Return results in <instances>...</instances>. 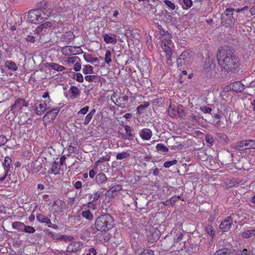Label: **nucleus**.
<instances>
[{"label": "nucleus", "mask_w": 255, "mask_h": 255, "mask_svg": "<svg viewBox=\"0 0 255 255\" xmlns=\"http://www.w3.org/2000/svg\"><path fill=\"white\" fill-rule=\"evenodd\" d=\"M218 64L226 74L236 70L239 66V59L229 47H221L217 54Z\"/></svg>", "instance_id": "1"}, {"label": "nucleus", "mask_w": 255, "mask_h": 255, "mask_svg": "<svg viewBox=\"0 0 255 255\" xmlns=\"http://www.w3.org/2000/svg\"><path fill=\"white\" fill-rule=\"evenodd\" d=\"M115 220L110 214L100 215L95 220V227L101 233H106L114 228Z\"/></svg>", "instance_id": "2"}, {"label": "nucleus", "mask_w": 255, "mask_h": 255, "mask_svg": "<svg viewBox=\"0 0 255 255\" xmlns=\"http://www.w3.org/2000/svg\"><path fill=\"white\" fill-rule=\"evenodd\" d=\"M49 16V13L47 11L45 13L41 12L40 10L31 9L27 15L28 20L31 23L38 24L46 20Z\"/></svg>", "instance_id": "3"}, {"label": "nucleus", "mask_w": 255, "mask_h": 255, "mask_svg": "<svg viewBox=\"0 0 255 255\" xmlns=\"http://www.w3.org/2000/svg\"><path fill=\"white\" fill-rule=\"evenodd\" d=\"M234 9L233 8H228L226 9L224 13L221 15V23L225 27H231L235 23L237 18L234 16Z\"/></svg>", "instance_id": "4"}, {"label": "nucleus", "mask_w": 255, "mask_h": 255, "mask_svg": "<svg viewBox=\"0 0 255 255\" xmlns=\"http://www.w3.org/2000/svg\"><path fill=\"white\" fill-rule=\"evenodd\" d=\"M215 68L216 64L213 59L210 58L206 59L204 65V72L207 76H215L216 74Z\"/></svg>", "instance_id": "5"}, {"label": "nucleus", "mask_w": 255, "mask_h": 255, "mask_svg": "<svg viewBox=\"0 0 255 255\" xmlns=\"http://www.w3.org/2000/svg\"><path fill=\"white\" fill-rule=\"evenodd\" d=\"M146 236L149 242L154 243L158 240L160 237V232L157 228L150 226L146 229Z\"/></svg>", "instance_id": "6"}, {"label": "nucleus", "mask_w": 255, "mask_h": 255, "mask_svg": "<svg viewBox=\"0 0 255 255\" xmlns=\"http://www.w3.org/2000/svg\"><path fill=\"white\" fill-rule=\"evenodd\" d=\"M177 65L179 68L182 69L187 66L190 62V57L188 51L183 52L177 59Z\"/></svg>", "instance_id": "7"}, {"label": "nucleus", "mask_w": 255, "mask_h": 255, "mask_svg": "<svg viewBox=\"0 0 255 255\" xmlns=\"http://www.w3.org/2000/svg\"><path fill=\"white\" fill-rule=\"evenodd\" d=\"M28 106L27 102L24 99L17 98L15 100L14 103L11 107V111L15 114L16 113H21V110L23 107H26Z\"/></svg>", "instance_id": "8"}, {"label": "nucleus", "mask_w": 255, "mask_h": 255, "mask_svg": "<svg viewBox=\"0 0 255 255\" xmlns=\"http://www.w3.org/2000/svg\"><path fill=\"white\" fill-rule=\"evenodd\" d=\"M41 168V163L38 160L30 162L25 165V168L27 171L34 173L38 172Z\"/></svg>", "instance_id": "9"}, {"label": "nucleus", "mask_w": 255, "mask_h": 255, "mask_svg": "<svg viewBox=\"0 0 255 255\" xmlns=\"http://www.w3.org/2000/svg\"><path fill=\"white\" fill-rule=\"evenodd\" d=\"M175 237L172 235L167 236L162 241V246L164 250H170L174 247Z\"/></svg>", "instance_id": "10"}, {"label": "nucleus", "mask_w": 255, "mask_h": 255, "mask_svg": "<svg viewBox=\"0 0 255 255\" xmlns=\"http://www.w3.org/2000/svg\"><path fill=\"white\" fill-rule=\"evenodd\" d=\"M232 223L233 219L230 216L221 223L220 229L223 232H227L230 229Z\"/></svg>", "instance_id": "11"}, {"label": "nucleus", "mask_w": 255, "mask_h": 255, "mask_svg": "<svg viewBox=\"0 0 255 255\" xmlns=\"http://www.w3.org/2000/svg\"><path fill=\"white\" fill-rule=\"evenodd\" d=\"M36 114L41 115L47 109V105L44 101L37 102L35 104Z\"/></svg>", "instance_id": "12"}, {"label": "nucleus", "mask_w": 255, "mask_h": 255, "mask_svg": "<svg viewBox=\"0 0 255 255\" xmlns=\"http://www.w3.org/2000/svg\"><path fill=\"white\" fill-rule=\"evenodd\" d=\"M60 164L58 162H54L52 165V167L48 171L49 173H53L54 174H57L59 173L60 170V165L63 164L64 163V155L62 156L60 159Z\"/></svg>", "instance_id": "13"}, {"label": "nucleus", "mask_w": 255, "mask_h": 255, "mask_svg": "<svg viewBox=\"0 0 255 255\" xmlns=\"http://www.w3.org/2000/svg\"><path fill=\"white\" fill-rule=\"evenodd\" d=\"M81 247V244L79 242H72L69 244L67 248L66 255L69 253H75L79 251Z\"/></svg>", "instance_id": "14"}, {"label": "nucleus", "mask_w": 255, "mask_h": 255, "mask_svg": "<svg viewBox=\"0 0 255 255\" xmlns=\"http://www.w3.org/2000/svg\"><path fill=\"white\" fill-rule=\"evenodd\" d=\"M39 8L37 10H40L41 12L45 13L47 11L49 13V16L51 13V10L49 7V3L45 1H42L39 3Z\"/></svg>", "instance_id": "15"}, {"label": "nucleus", "mask_w": 255, "mask_h": 255, "mask_svg": "<svg viewBox=\"0 0 255 255\" xmlns=\"http://www.w3.org/2000/svg\"><path fill=\"white\" fill-rule=\"evenodd\" d=\"M140 137L144 140H148L152 135L151 130L148 128H144L139 133Z\"/></svg>", "instance_id": "16"}, {"label": "nucleus", "mask_w": 255, "mask_h": 255, "mask_svg": "<svg viewBox=\"0 0 255 255\" xmlns=\"http://www.w3.org/2000/svg\"><path fill=\"white\" fill-rule=\"evenodd\" d=\"M232 88L236 92H242L245 89V86L239 81H237L232 84Z\"/></svg>", "instance_id": "17"}, {"label": "nucleus", "mask_w": 255, "mask_h": 255, "mask_svg": "<svg viewBox=\"0 0 255 255\" xmlns=\"http://www.w3.org/2000/svg\"><path fill=\"white\" fill-rule=\"evenodd\" d=\"M59 113V110L57 109H53L47 112L44 118H47L50 121H53L55 119L56 116Z\"/></svg>", "instance_id": "18"}, {"label": "nucleus", "mask_w": 255, "mask_h": 255, "mask_svg": "<svg viewBox=\"0 0 255 255\" xmlns=\"http://www.w3.org/2000/svg\"><path fill=\"white\" fill-rule=\"evenodd\" d=\"M162 48L166 54L165 56L167 60V63L168 64H171V57L172 55V51L171 49L170 48V47H167L165 45H164V47H163Z\"/></svg>", "instance_id": "19"}, {"label": "nucleus", "mask_w": 255, "mask_h": 255, "mask_svg": "<svg viewBox=\"0 0 255 255\" xmlns=\"http://www.w3.org/2000/svg\"><path fill=\"white\" fill-rule=\"evenodd\" d=\"M68 93L72 95V96H71L72 99L79 96L80 94V92L78 88L75 86H72L70 87L68 91Z\"/></svg>", "instance_id": "20"}, {"label": "nucleus", "mask_w": 255, "mask_h": 255, "mask_svg": "<svg viewBox=\"0 0 255 255\" xmlns=\"http://www.w3.org/2000/svg\"><path fill=\"white\" fill-rule=\"evenodd\" d=\"M179 233L178 236L177 237V239H175V243H174V247H176V249H180L181 247V241L182 240V238L184 236V234L182 232H177Z\"/></svg>", "instance_id": "21"}, {"label": "nucleus", "mask_w": 255, "mask_h": 255, "mask_svg": "<svg viewBox=\"0 0 255 255\" xmlns=\"http://www.w3.org/2000/svg\"><path fill=\"white\" fill-rule=\"evenodd\" d=\"M107 180V178L104 173H100L96 176V181L97 184H100L104 183Z\"/></svg>", "instance_id": "22"}, {"label": "nucleus", "mask_w": 255, "mask_h": 255, "mask_svg": "<svg viewBox=\"0 0 255 255\" xmlns=\"http://www.w3.org/2000/svg\"><path fill=\"white\" fill-rule=\"evenodd\" d=\"M242 237L245 239H248L250 237L255 236V232L254 229L248 230L244 231L242 234Z\"/></svg>", "instance_id": "23"}, {"label": "nucleus", "mask_w": 255, "mask_h": 255, "mask_svg": "<svg viewBox=\"0 0 255 255\" xmlns=\"http://www.w3.org/2000/svg\"><path fill=\"white\" fill-rule=\"evenodd\" d=\"M84 59L87 62L92 64L97 62V64L95 66H98L99 64V60L97 58H94L92 57L90 55H84Z\"/></svg>", "instance_id": "24"}, {"label": "nucleus", "mask_w": 255, "mask_h": 255, "mask_svg": "<svg viewBox=\"0 0 255 255\" xmlns=\"http://www.w3.org/2000/svg\"><path fill=\"white\" fill-rule=\"evenodd\" d=\"M95 112H96V110L93 109L91 110V111L90 113H89L87 115V116H86V117L85 118V120L83 122V124L85 125H87L90 123V122L92 120L93 116Z\"/></svg>", "instance_id": "25"}, {"label": "nucleus", "mask_w": 255, "mask_h": 255, "mask_svg": "<svg viewBox=\"0 0 255 255\" xmlns=\"http://www.w3.org/2000/svg\"><path fill=\"white\" fill-rule=\"evenodd\" d=\"M11 162V159L10 157L9 156H6L5 157L4 162L2 163V165L4 167L6 172H8V171L9 170Z\"/></svg>", "instance_id": "26"}, {"label": "nucleus", "mask_w": 255, "mask_h": 255, "mask_svg": "<svg viewBox=\"0 0 255 255\" xmlns=\"http://www.w3.org/2000/svg\"><path fill=\"white\" fill-rule=\"evenodd\" d=\"M12 227L13 229L17 230L20 231H23L24 224L20 222H14L12 224Z\"/></svg>", "instance_id": "27"}, {"label": "nucleus", "mask_w": 255, "mask_h": 255, "mask_svg": "<svg viewBox=\"0 0 255 255\" xmlns=\"http://www.w3.org/2000/svg\"><path fill=\"white\" fill-rule=\"evenodd\" d=\"M51 26L52 23L50 22L47 21L39 25L36 29V31L37 33H39L43 30V28L50 27Z\"/></svg>", "instance_id": "28"}, {"label": "nucleus", "mask_w": 255, "mask_h": 255, "mask_svg": "<svg viewBox=\"0 0 255 255\" xmlns=\"http://www.w3.org/2000/svg\"><path fill=\"white\" fill-rule=\"evenodd\" d=\"M104 41L107 43H116L117 40L114 37L109 35L108 34L103 35Z\"/></svg>", "instance_id": "29"}, {"label": "nucleus", "mask_w": 255, "mask_h": 255, "mask_svg": "<svg viewBox=\"0 0 255 255\" xmlns=\"http://www.w3.org/2000/svg\"><path fill=\"white\" fill-rule=\"evenodd\" d=\"M6 67L9 70L15 71L17 69V67L15 63L11 61H7L5 62Z\"/></svg>", "instance_id": "30"}, {"label": "nucleus", "mask_w": 255, "mask_h": 255, "mask_svg": "<svg viewBox=\"0 0 255 255\" xmlns=\"http://www.w3.org/2000/svg\"><path fill=\"white\" fill-rule=\"evenodd\" d=\"M77 61H80V59L74 54L73 56L67 58L66 62L70 65L71 64L75 63Z\"/></svg>", "instance_id": "31"}, {"label": "nucleus", "mask_w": 255, "mask_h": 255, "mask_svg": "<svg viewBox=\"0 0 255 255\" xmlns=\"http://www.w3.org/2000/svg\"><path fill=\"white\" fill-rule=\"evenodd\" d=\"M246 149L254 148L255 149V140H245Z\"/></svg>", "instance_id": "32"}, {"label": "nucleus", "mask_w": 255, "mask_h": 255, "mask_svg": "<svg viewBox=\"0 0 255 255\" xmlns=\"http://www.w3.org/2000/svg\"><path fill=\"white\" fill-rule=\"evenodd\" d=\"M82 215L86 219L91 221L93 219V215L89 210L84 211L82 213Z\"/></svg>", "instance_id": "33"}, {"label": "nucleus", "mask_w": 255, "mask_h": 255, "mask_svg": "<svg viewBox=\"0 0 255 255\" xmlns=\"http://www.w3.org/2000/svg\"><path fill=\"white\" fill-rule=\"evenodd\" d=\"M83 72L85 74H93L94 73L93 67L91 65H85L83 69Z\"/></svg>", "instance_id": "34"}, {"label": "nucleus", "mask_w": 255, "mask_h": 255, "mask_svg": "<svg viewBox=\"0 0 255 255\" xmlns=\"http://www.w3.org/2000/svg\"><path fill=\"white\" fill-rule=\"evenodd\" d=\"M74 39V35L71 31L69 32H67L66 34H65V41H72Z\"/></svg>", "instance_id": "35"}, {"label": "nucleus", "mask_w": 255, "mask_h": 255, "mask_svg": "<svg viewBox=\"0 0 255 255\" xmlns=\"http://www.w3.org/2000/svg\"><path fill=\"white\" fill-rule=\"evenodd\" d=\"M130 156V154L128 152H122L121 153H118L117 156V159L119 160H122L124 158H126Z\"/></svg>", "instance_id": "36"}, {"label": "nucleus", "mask_w": 255, "mask_h": 255, "mask_svg": "<svg viewBox=\"0 0 255 255\" xmlns=\"http://www.w3.org/2000/svg\"><path fill=\"white\" fill-rule=\"evenodd\" d=\"M245 140H243L240 142H237L235 146V148L237 150H242L246 149Z\"/></svg>", "instance_id": "37"}, {"label": "nucleus", "mask_w": 255, "mask_h": 255, "mask_svg": "<svg viewBox=\"0 0 255 255\" xmlns=\"http://www.w3.org/2000/svg\"><path fill=\"white\" fill-rule=\"evenodd\" d=\"M156 150L162 152H166L168 151V148L161 143H158L156 146Z\"/></svg>", "instance_id": "38"}, {"label": "nucleus", "mask_w": 255, "mask_h": 255, "mask_svg": "<svg viewBox=\"0 0 255 255\" xmlns=\"http://www.w3.org/2000/svg\"><path fill=\"white\" fill-rule=\"evenodd\" d=\"M205 230L208 235H210L212 237H214L215 234V231L212 226L209 225L206 226L205 227Z\"/></svg>", "instance_id": "39"}, {"label": "nucleus", "mask_w": 255, "mask_h": 255, "mask_svg": "<svg viewBox=\"0 0 255 255\" xmlns=\"http://www.w3.org/2000/svg\"><path fill=\"white\" fill-rule=\"evenodd\" d=\"M36 218L37 220L41 223L47 222V221H49V218L42 214H39L36 216Z\"/></svg>", "instance_id": "40"}, {"label": "nucleus", "mask_w": 255, "mask_h": 255, "mask_svg": "<svg viewBox=\"0 0 255 255\" xmlns=\"http://www.w3.org/2000/svg\"><path fill=\"white\" fill-rule=\"evenodd\" d=\"M102 194V192L101 191H97L94 194H92L90 197L91 199H92V201L94 202L97 201Z\"/></svg>", "instance_id": "41"}, {"label": "nucleus", "mask_w": 255, "mask_h": 255, "mask_svg": "<svg viewBox=\"0 0 255 255\" xmlns=\"http://www.w3.org/2000/svg\"><path fill=\"white\" fill-rule=\"evenodd\" d=\"M112 53L110 50H107L106 52L105 62L107 64H109L112 61L111 59Z\"/></svg>", "instance_id": "42"}, {"label": "nucleus", "mask_w": 255, "mask_h": 255, "mask_svg": "<svg viewBox=\"0 0 255 255\" xmlns=\"http://www.w3.org/2000/svg\"><path fill=\"white\" fill-rule=\"evenodd\" d=\"M125 129L126 131L127 136L128 137H129V139H132L133 138V136L132 134L131 133V128L128 125L125 126Z\"/></svg>", "instance_id": "43"}, {"label": "nucleus", "mask_w": 255, "mask_h": 255, "mask_svg": "<svg viewBox=\"0 0 255 255\" xmlns=\"http://www.w3.org/2000/svg\"><path fill=\"white\" fill-rule=\"evenodd\" d=\"M122 185H120V184H117V185H116L110 188L109 191L112 193H115V192L120 191V190H122Z\"/></svg>", "instance_id": "44"}, {"label": "nucleus", "mask_w": 255, "mask_h": 255, "mask_svg": "<svg viewBox=\"0 0 255 255\" xmlns=\"http://www.w3.org/2000/svg\"><path fill=\"white\" fill-rule=\"evenodd\" d=\"M23 231L26 233H34L35 232V230L34 228L29 226H26L24 225Z\"/></svg>", "instance_id": "45"}, {"label": "nucleus", "mask_w": 255, "mask_h": 255, "mask_svg": "<svg viewBox=\"0 0 255 255\" xmlns=\"http://www.w3.org/2000/svg\"><path fill=\"white\" fill-rule=\"evenodd\" d=\"M178 116L180 118L185 119V114L184 110L182 109V107H178L177 110Z\"/></svg>", "instance_id": "46"}, {"label": "nucleus", "mask_w": 255, "mask_h": 255, "mask_svg": "<svg viewBox=\"0 0 255 255\" xmlns=\"http://www.w3.org/2000/svg\"><path fill=\"white\" fill-rule=\"evenodd\" d=\"M177 161L176 159H174L172 161H166L164 163L163 166L165 168H169L171 166L176 164Z\"/></svg>", "instance_id": "47"}, {"label": "nucleus", "mask_w": 255, "mask_h": 255, "mask_svg": "<svg viewBox=\"0 0 255 255\" xmlns=\"http://www.w3.org/2000/svg\"><path fill=\"white\" fill-rule=\"evenodd\" d=\"M50 65L53 69L58 71H61L63 69V67L56 63H52Z\"/></svg>", "instance_id": "48"}, {"label": "nucleus", "mask_w": 255, "mask_h": 255, "mask_svg": "<svg viewBox=\"0 0 255 255\" xmlns=\"http://www.w3.org/2000/svg\"><path fill=\"white\" fill-rule=\"evenodd\" d=\"M214 255H230V253L226 250H220L217 251Z\"/></svg>", "instance_id": "49"}, {"label": "nucleus", "mask_w": 255, "mask_h": 255, "mask_svg": "<svg viewBox=\"0 0 255 255\" xmlns=\"http://www.w3.org/2000/svg\"><path fill=\"white\" fill-rule=\"evenodd\" d=\"M164 2L166 5L170 8L171 10H174L175 8V4L172 2L171 1L169 0H165Z\"/></svg>", "instance_id": "50"}, {"label": "nucleus", "mask_w": 255, "mask_h": 255, "mask_svg": "<svg viewBox=\"0 0 255 255\" xmlns=\"http://www.w3.org/2000/svg\"><path fill=\"white\" fill-rule=\"evenodd\" d=\"M168 113L171 117L173 118L176 116L177 110L169 107L168 108Z\"/></svg>", "instance_id": "51"}, {"label": "nucleus", "mask_w": 255, "mask_h": 255, "mask_svg": "<svg viewBox=\"0 0 255 255\" xmlns=\"http://www.w3.org/2000/svg\"><path fill=\"white\" fill-rule=\"evenodd\" d=\"M198 118L199 117H197L194 114H191L187 117V119L193 123L197 122Z\"/></svg>", "instance_id": "52"}, {"label": "nucleus", "mask_w": 255, "mask_h": 255, "mask_svg": "<svg viewBox=\"0 0 255 255\" xmlns=\"http://www.w3.org/2000/svg\"><path fill=\"white\" fill-rule=\"evenodd\" d=\"M149 106V104L148 103H144L142 105H140L138 106L136 108L137 111L138 113H140V111L144 110L145 108Z\"/></svg>", "instance_id": "53"}, {"label": "nucleus", "mask_w": 255, "mask_h": 255, "mask_svg": "<svg viewBox=\"0 0 255 255\" xmlns=\"http://www.w3.org/2000/svg\"><path fill=\"white\" fill-rule=\"evenodd\" d=\"M76 80L79 82H83L84 81L83 75L79 73H77L75 74V77H74Z\"/></svg>", "instance_id": "54"}, {"label": "nucleus", "mask_w": 255, "mask_h": 255, "mask_svg": "<svg viewBox=\"0 0 255 255\" xmlns=\"http://www.w3.org/2000/svg\"><path fill=\"white\" fill-rule=\"evenodd\" d=\"M139 255H154L153 251L150 250H145Z\"/></svg>", "instance_id": "55"}, {"label": "nucleus", "mask_w": 255, "mask_h": 255, "mask_svg": "<svg viewBox=\"0 0 255 255\" xmlns=\"http://www.w3.org/2000/svg\"><path fill=\"white\" fill-rule=\"evenodd\" d=\"M96 78L97 76L96 75H88L85 77V80L89 82H93Z\"/></svg>", "instance_id": "56"}, {"label": "nucleus", "mask_w": 255, "mask_h": 255, "mask_svg": "<svg viewBox=\"0 0 255 255\" xmlns=\"http://www.w3.org/2000/svg\"><path fill=\"white\" fill-rule=\"evenodd\" d=\"M205 139L207 142L210 143V144L212 145L213 144L214 139L210 135H206L205 136Z\"/></svg>", "instance_id": "57"}, {"label": "nucleus", "mask_w": 255, "mask_h": 255, "mask_svg": "<svg viewBox=\"0 0 255 255\" xmlns=\"http://www.w3.org/2000/svg\"><path fill=\"white\" fill-rule=\"evenodd\" d=\"M80 61H77V62H75L74 65V69L76 71H79L80 70L81 68V64L80 63Z\"/></svg>", "instance_id": "58"}, {"label": "nucleus", "mask_w": 255, "mask_h": 255, "mask_svg": "<svg viewBox=\"0 0 255 255\" xmlns=\"http://www.w3.org/2000/svg\"><path fill=\"white\" fill-rule=\"evenodd\" d=\"M184 4L186 6V8H188L192 5L191 0H183Z\"/></svg>", "instance_id": "59"}, {"label": "nucleus", "mask_w": 255, "mask_h": 255, "mask_svg": "<svg viewBox=\"0 0 255 255\" xmlns=\"http://www.w3.org/2000/svg\"><path fill=\"white\" fill-rule=\"evenodd\" d=\"M201 110L205 113H210L212 111V109L210 107H208L206 106H203L201 107Z\"/></svg>", "instance_id": "60"}, {"label": "nucleus", "mask_w": 255, "mask_h": 255, "mask_svg": "<svg viewBox=\"0 0 255 255\" xmlns=\"http://www.w3.org/2000/svg\"><path fill=\"white\" fill-rule=\"evenodd\" d=\"M7 141L5 136L1 135L0 136V146L4 144Z\"/></svg>", "instance_id": "61"}, {"label": "nucleus", "mask_w": 255, "mask_h": 255, "mask_svg": "<svg viewBox=\"0 0 255 255\" xmlns=\"http://www.w3.org/2000/svg\"><path fill=\"white\" fill-rule=\"evenodd\" d=\"M88 110H89L88 106L82 108L79 111V112H78V114H81L82 115H85L88 111Z\"/></svg>", "instance_id": "62"}, {"label": "nucleus", "mask_w": 255, "mask_h": 255, "mask_svg": "<svg viewBox=\"0 0 255 255\" xmlns=\"http://www.w3.org/2000/svg\"><path fill=\"white\" fill-rule=\"evenodd\" d=\"M25 39L27 41L31 43H34L35 42V37L31 35H27L25 38Z\"/></svg>", "instance_id": "63"}, {"label": "nucleus", "mask_w": 255, "mask_h": 255, "mask_svg": "<svg viewBox=\"0 0 255 255\" xmlns=\"http://www.w3.org/2000/svg\"><path fill=\"white\" fill-rule=\"evenodd\" d=\"M86 255H96V250L94 248L90 249Z\"/></svg>", "instance_id": "64"}]
</instances>
